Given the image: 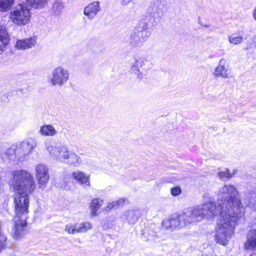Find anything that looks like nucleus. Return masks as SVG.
<instances>
[{"label":"nucleus","mask_w":256,"mask_h":256,"mask_svg":"<svg viewBox=\"0 0 256 256\" xmlns=\"http://www.w3.org/2000/svg\"><path fill=\"white\" fill-rule=\"evenodd\" d=\"M238 194L236 188L232 184L221 187L217 194L220 217L216 228V240L224 246L228 244L238 222L244 215V208Z\"/></svg>","instance_id":"obj_1"},{"label":"nucleus","mask_w":256,"mask_h":256,"mask_svg":"<svg viewBox=\"0 0 256 256\" xmlns=\"http://www.w3.org/2000/svg\"><path fill=\"white\" fill-rule=\"evenodd\" d=\"M8 184L16 192L14 196V217L27 218L28 194L36 188L34 177L29 172L24 170H13L10 172Z\"/></svg>","instance_id":"obj_2"},{"label":"nucleus","mask_w":256,"mask_h":256,"mask_svg":"<svg viewBox=\"0 0 256 256\" xmlns=\"http://www.w3.org/2000/svg\"><path fill=\"white\" fill-rule=\"evenodd\" d=\"M44 145L50 156L57 162L74 166H78L82 163L81 157L70 150L66 145H58L51 140L46 142Z\"/></svg>","instance_id":"obj_3"},{"label":"nucleus","mask_w":256,"mask_h":256,"mask_svg":"<svg viewBox=\"0 0 256 256\" xmlns=\"http://www.w3.org/2000/svg\"><path fill=\"white\" fill-rule=\"evenodd\" d=\"M31 18L30 10L25 4H18L10 12V18L15 24L23 26L29 23Z\"/></svg>","instance_id":"obj_4"},{"label":"nucleus","mask_w":256,"mask_h":256,"mask_svg":"<svg viewBox=\"0 0 256 256\" xmlns=\"http://www.w3.org/2000/svg\"><path fill=\"white\" fill-rule=\"evenodd\" d=\"M202 211L200 206L188 208L180 214V218L184 220L186 226L196 223L204 218Z\"/></svg>","instance_id":"obj_5"},{"label":"nucleus","mask_w":256,"mask_h":256,"mask_svg":"<svg viewBox=\"0 0 256 256\" xmlns=\"http://www.w3.org/2000/svg\"><path fill=\"white\" fill-rule=\"evenodd\" d=\"M34 170L38 188L44 190L46 187L50 178L49 168L46 164L40 163L36 166Z\"/></svg>","instance_id":"obj_6"},{"label":"nucleus","mask_w":256,"mask_h":256,"mask_svg":"<svg viewBox=\"0 0 256 256\" xmlns=\"http://www.w3.org/2000/svg\"><path fill=\"white\" fill-rule=\"evenodd\" d=\"M69 76L68 70L62 66H59L52 70L49 82L53 86H62L67 82Z\"/></svg>","instance_id":"obj_7"},{"label":"nucleus","mask_w":256,"mask_h":256,"mask_svg":"<svg viewBox=\"0 0 256 256\" xmlns=\"http://www.w3.org/2000/svg\"><path fill=\"white\" fill-rule=\"evenodd\" d=\"M27 218L14 217L13 226L10 230L12 237L16 239L22 238L26 234L27 227Z\"/></svg>","instance_id":"obj_8"},{"label":"nucleus","mask_w":256,"mask_h":256,"mask_svg":"<svg viewBox=\"0 0 256 256\" xmlns=\"http://www.w3.org/2000/svg\"><path fill=\"white\" fill-rule=\"evenodd\" d=\"M36 145V140L32 138L23 140L16 148L18 159L22 160V158L28 156L32 152Z\"/></svg>","instance_id":"obj_9"},{"label":"nucleus","mask_w":256,"mask_h":256,"mask_svg":"<svg viewBox=\"0 0 256 256\" xmlns=\"http://www.w3.org/2000/svg\"><path fill=\"white\" fill-rule=\"evenodd\" d=\"M201 208L202 210V212H203V216L206 217L208 219H210L214 218L218 214H220V216L218 220L216 226H218V221L220 219V205L218 204L217 206L216 202L214 201L210 200L206 202H205L202 206ZM216 228L215 230H216ZM216 235H215L216 236Z\"/></svg>","instance_id":"obj_10"},{"label":"nucleus","mask_w":256,"mask_h":256,"mask_svg":"<svg viewBox=\"0 0 256 256\" xmlns=\"http://www.w3.org/2000/svg\"><path fill=\"white\" fill-rule=\"evenodd\" d=\"M0 157L5 162H10L18 158L16 154V146L12 145L6 148L2 145L0 146Z\"/></svg>","instance_id":"obj_11"},{"label":"nucleus","mask_w":256,"mask_h":256,"mask_svg":"<svg viewBox=\"0 0 256 256\" xmlns=\"http://www.w3.org/2000/svg\"><path fill=\"white\" fill-rule=\"evenodd\" d=\"M148 35H143L142 32L133 30L130 34L128 43L133 48H140L142 46L146 41Z\"/></svg>","instance_id":"obj_12"},{"label":"nucleus","mask_w":256,"mask_h":256,"mask_svg":"<svg viewBox=\"0 0 256 256\" xmlns=\"http://www.w3.org/2000/svg\"><path fill=\"white\" fill-rule=\"evenodd\" d=\"M213 74L216 77L229 78L228 65L226 59L222 58L220 60L218 66L214 69Z\"/></svg>","instance_id":"obj_13"},{"label":"nucleus","mask_w":256,"mask_h":256,"mask_svg":"<svg viewBox=\"0 0 256 256\" xmlns=\"http://www.w3.org/2000/svg\"><path fill=\"white\" fill-rule=\"evenodd\" d=\"M166 0H153L151 4V8L154 14L161 16L167 10Z\"/></svg>","instance_id":"obj_14"},{"label":"nucleus","mask_w":256,"mask_h":256,"mask_svg":"<svg viewBox=\"0 0 256 256\" xmlns=\"http://www.w3.org/2000/svg\"><path fill=\"white\" fill-rule=\"evenodd\" d=\"M100 6L98 2H94L89 4L86 6L84 10V14L86 16L88 19L93 20L98 12L100 10Z\"/></svg>","instance_id":"obj_15"},{"label":"nucleus","mask_w":256,"mask_h":256,"mask_svg":"<svg viewBox=\"0 0 256 256\" xmlns=\"http://www.w3.org/2000/svg\"><path fill=\"white\" fill-rule=\"evenodd\" d=\"M72 178L81 185L86 186H90V174H86L83 171L76 170L72 172Z\"/></svg>","instance_id":"obj_16"},{"label":"nucleus","mask_w":256,"mask_h":256,"mask_svg":"<svg viewBox=\"0 0 256 256\" xmlns=\"http://www.w3.org/2000/svg\"><path fill=\"white\" fill-rule=\"evenodd\" d=\"M146 62H148V61L146 58L138 57L135 58V62L132 66V72L136 74L138 77L140 79H142L143 76L142 73L140 72V68H142V69L146 70V68H144V66Z\"/></svg>","instance_id":"obj_17"},{"label":"nucleus","mask_w":256,"mask_h":256,"mask_svg":"<svg viewBox=\"0 0 256 256\" xmlns=\"http://www.w3.org/2000/svg\"><path fill=\"white\" fill-rule=\"evenodd\" d=\"M10 40V36L6 28L0 25V54L6 50Z\"/></svg>","instance_id":"obj_18"},{"label":"nucleus","mask_w":256,"mask_h":256,"mask_svg":"<svg viewBox=\"0 0 256 256\" xmlns=\"http://www.w3.org/2000/svg\"><path fill=\"white\" fill-rule=\"evenodd\" d=\"M36 42V38H34L20 40L16 41L15 47L18 50H26L34 46Z\"/></svg>","instance_id":"obj_19"},{"label":"nucleus","mask_w":256,"mask_h":256,"mask_svg":"<svg viewBox=\"0 0 256 256\" xmlns=\"http://www.w3.org/2000/svg\"><path fill=\"white\" fill-rule=\"evenodd\" d=\"M244 246L246 250L256 249V230H251L248 232Z\"/></svg>","instance_id":"obj_20"},{"label":"nucleus","mask_w":256,"mask_h":256,"mask_svg":"<svg viewBox=\"0 0 256 256\" xmlns=\"http://www.w3.org/2000/svg\"><path fill=\"white\" fill-rule=\"evenodd\" d=\"M74 234L77 233H84L91 230L92 228V224L90 222H84L74 224Z\"/></svg>","instance_id":"obj_21"},{"label":"nucleus","mask_w":256,"mask_h":256,"mask_svg":"<svg viewBox=\"0 0 256 256\" xmlns=\"http://www.w3.org/2000/svg\"><path fill=\"white\" fill-rule=\"evenodd\" d=\"M151 26H153V22H150L148 18H146L143 21L139 22L134 30L142 32L143 35H148V32L146 31L148 30Z\"/></svg>","instance_id":"obj_22"},{"label":"nucleus","mask_w":256,"mask_h":256,"mask_svg":"<svg viewBox=\"0 0 256 256\" xmlns=\"http://www.w3.org/2000/svg\"><path fill=\"white\" fill-rule=\"evenodd\" d=\"M40 132L42 135L46 136H52L57 134V131L53 126L45 124L40 126Z\"/></svg>","instance_id":"obj_23"},{"label":"nucleus","mask_w":256,"mask_h":256,"mask_svg":"<svg viewBox=\"0 0 256 256\" xmlns=\"http://www.w3.org/2000/svg\"><path fill=\"white\" fill-rule=\"evenodd\" d=\"M180 214H174L170 216L172 229L176 228H183L186 226L184 220L180 218Z\"/></svg>","instance_id":"obj_24"},{"label":"nucleus","mask_w":256,"mask_h":256,"mask_svg":"<svg viewBox=\"0 0 256 256\" xmlns=\"http://www.w3.org/2000/svg\"><path fill=\"white\" fill-rule=\"evenodd\" d=\"M103 204V200L100 198L92 199L90 203L91 214L92 216L98 214L97 212Z\"/></svg>","instance_id":"obj_25"},{"label":"nucleus","mask_w":256,"mask_h":256,"mask_svg":"<svg viewBox=\"0 0 256 256\" xmlns=\"http://www.w3.org/2000/svg\"><path fill=\"white\" fill-rule=\"evenodd\" d=\"M64 8V3L60 0H56L54 2L50 10L52 14L57 16H59Z\"/></svg>","instance_id":"obj_26"},{"label":"nucleus","mask_w":256,"mask_h":256,"mask_svg":"<svg viewBox=\"0 0 256 256\" xmlns=\"http://www.w3.org/2000/svg\"><path fill=\"white\" fill-rule=\"evenodd\" d=\"M123 216L128 224H134L138 220V212L135 210H128L124 213Z\"/></svg>","instance_id":"obj_27"},{"label":"nucleus","mask_w":256,"mask_h":256,"mask_svg":"<svg viewBox=\"0 0 256 256\" xmlns=\"http://www.w3.org/2000/svg\"><path fill=\"white\" fill-rule=\"evenodd\" d=\"M48 0H26L28 5L34 8L44 7L47 4Z\"/></svg>","instance_id":"obj_28"},{"label":"nucleus","mask_w":256,"mask_h":256,"mask_svg":"<svg viewBox=\"0 0 256 256\" xmlns=\"http://www.w3.org/2000/svg\"><path fill=\"white\" fill-rule=\"evenodd\" d=\"M246 204L248 206H251L254 208L256 209V202H254V198L256 196V194L252 191H248L244 193Z\"/></svg>","instance_id":"obj_29"},{"label":"nucleus","mask_w":256,"mask_h":256,"mask_svg":"<svg viewBox=\"0 0 256 256\" xmlns=\"http://www.w3.org/2000/svg\"><path fill=\"white\" fill-rule=\"evenodd\" d=\"M14 0H0V10L6 11L13 4Z\"/></svg>","instance_id":"obj_30"},{"label":"nucleus","mask_w":256,"mask_h":256,"mask_svg":"<svg viewBox=\"0 0 256 256\" xmlns=\"http://www.w3.org/2000/svg\"><path fill=\"white\" fill-rule=\"evenodd\" d=\"M242 36H235L234 34L228 36V42L234 45H238L242 43L243 42Z\"/></svg>","instance_id":"obj_31"},{"label":"nucleus","mask_w":256,"mask_h":256,"mask_svg":"<svg viewBox=\"0 0 256 256\" xmlns=\"http://www.w3.org/2000/svg\"><path fill=\"white\" fill-rule=\"evenodd\" d=\"M234 174V172L233 174H231L228 169H226L225 170L223 171L220 172L218 175V176L220 178H231L232 176Z\"/></svg>","instance_id":"obj_32"},{"label":"nucleus","mask_w":256,"mask_h":256,"mask_svg":"<svg viewBox=\"0 0 256 256\" xmlns=\"http://www.w3.org/2000/svg\"><path fill=\"white\" fill-rule=\"evenodd\" d=\"M74 226L73 223H68L66 224L64 230L68 234H74Z\"/></svg>","instance_id":"obj_33"},{"label":"nucleus","mask_w":256,"mask_h":256,"mask_svg":"<svg viewBox=\"0 0 256 256\" xmlns=\"http://www.w3.org/2000/svg\"><path fill=\"white\" fill-rule=\"evenodd\" d=\"M162 226L166 228L172 229L170 216L164 218L162 222Z\"/></svg>","instance_id":"obj_34"},{"label":"nucleus","mask_w":256,"mask_h":256,"mask_svg":"<svg viewBox=\"0 0 256 256\" xmlns=\"http://www.w3.org/2000/svg\"><path fill=\"white\" fill-rule=\"evenodd\" d=\"M118 207L117 206V204H116V201H114L112 202H109L106 207L105 208V210H112V209H116V208H117Z\"/></svg>","instance_id":"obj_35"},{"label":"nucleus","mask_w":256,"mask_h":256,"mask_svg":"<svg viewBox=\"0 0 256 256\" xmlns=\"http://www.w3.org/2000/svg\"><path fill=\"white\" fill-rule=\"evenodd\" d=\"M170 192L173 196H177L180 193L181 189L178 186L174 187L171 188Z\"/></svg>","instance_id":"obj_36"},{"label":"nucleus","mask_w":256,"mask_h":256,"mask_svg":"<svg viewBox=\"0 0 256 256\" xmlns=\"http://www.w3.org/2000/svg\"><path fill=\"white\" fill-rule=\"evenodd\" d=\"M126 199H124V198H120L118 200H116V204L118 207L119 206H122L126 202Z\"/></svg>","instance_id":"obj_37"},{"label":"nucleus","mask_w":256,"mask_h":256,"mask_svg":"<svg viewBox=\"0 0 256 256\" xmlns=\"http://www.w3.org/2000/svg\"><path fill=\"white\" fill-rule=\"evenodd\" d=\"M256 46V42L254 41L251 42L250 43L248 42V46L246 48V50H250L254 48Z\"/></svg>","instance_id":"obj_38"},{"label":"nucleus","mask_w":256,"mask_h":256,"mask_svg":"<svg viewBox=\"0 0 256 256\" xmlns=\"http://www.w3.org/2000/svg\"><path fill=\"white\" fill-rule=\"evenodd\" d=\"M203 196L206 200H209V201H210L212 200V194H210L208 192H205Z\"/></svg>","instance_id":"obj_39"},{"label":"nucleus","mask_w":256,"mask_h":256,"mask_svg":"<svg viewBox=\"0 0 256 256\" xmlns=\"http://www.w3.org/2000/svg\"><path fill=\"white\" fill-rule=\"evenodd\" d=\"M132 0H122V4L123 6H126L128 5L130 2H132Z\"/></svg>","instance_id":"obj_40"},{"label":"nucleus","mask_w":256,"mask_h":256,"mask_svg":"<svg viewBox=\"0 0 256 256\" xmlns=\"http://www.w3.org/2000/svg\"><path fill=\"white\" fill-rule=\"evenodd\" d=\"M252 16L254 19L256 21V6L252 10Z\"/></svg>","instance_id":"obj_41"},{"label":"nucleus","mask_w":256,"mask_h":256,"mask_svg":"<svg viewBox=\"0 0 256 256\" xmlns=\"http://www.w3.org/2000/svg\"><path fill=\"white\" fill-rule=\"evenodd\" d=\"M250 256H256V253H253Z\"/></svg>","instance_id":"obj_42"}]
</instances>
